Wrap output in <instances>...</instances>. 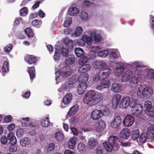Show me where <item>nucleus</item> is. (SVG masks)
Segmentation results:
<instances>
[{"instance_id": "obj_48", "label": "nucleus", "mask_w": 154, "mask_h": 154, "mask_svg": "<svg viewBox=\"0 0 154 154\" xmlns=\"http://www.w3.org/2000/svg\"><path fill=\"white\" fill-rule=\"evenodd\" d=\"M124 68L123 66H122L119 67H117L115 74L117 75H121L124 70Z\"/></svg>"}, {"instance_id": "obj_36", "label": "nucleus", "mask_w": 154, "mask_h": 154, "mask_svg": "<svg viewBox=\"0 0 154 154\" xmlns=\"http://www.w3.org/2000/svg\"><path fill=\"white\" fill-rule=\"evenodd\" d=\"M118 137L115 136H110L108 139L109 142L113 146H115Z\"/></svg>"}, {"instance_id": "obj_50", "label": "nucleus", "mask_w": 154, "mask_h": 154, "mask_svg": "<svg viewBox=\"0 0 154 154\" xmlns=\"http://www.w3.org/2000/svg\"><path fill=\"white\" fill-rule=\"evenodd\" d=\"M118 57L116 53L115 52H111L109 55V59L111 62H114L115 60Z\"/></svg>"}, {"instance_id": "obj_19", "label": "nucleus", "mask_w": 154, "mask_h": 154, "mask_svg": "<svg viewBox=\"0 0 154 154\" xmlns=\"http://www.w3.org/2000/svg\"><path fill=\"white\" fill-rule=\"evenodd\" d=\"M133 74L132 72L130 70H128L125 72L123 74L121 80L123 82H126L129 80L131 78Z\"/></svg>"}, {"instance_id": "obj_43", "label": "nucleus", "mask_w": 154, "mask_h": 154, "mask_svg": "<svg viewBox=\"0 0 154 154\" xmlns=\"http://www.w3.org/2000/svg\"><path fill=\"white\" fill-rule=\"evenodd\" d=\"M147 133L151 137H154V127L150 126L148 128Z\"/></svg>"}, {"instance_id": "obj_28", "label": "nucleus", "mask_w": 154, "mask_h": 154, "mask_svg": "<svg viewBox=\"0 0 154 154\" xmlns=\"http://www.w3.org/2000/svg\"><path fill=\"white\" fill-rule=\"evenodd\" d=\"M79 12V9L76 7H72L69 8L68 11V14L71 16H74Z\"/></svg>"}, {"instance_id": "obj_25", "label": "nucleus", "mask_w": 154, "mask_h": 154, "mask_svg": "<svg viewBox=\"0 0 154 154\" xmlns=\"http://www.w3.org/2000/svg\"><path fill=\"white\" fill-rule=\"evenodd\" d=\"M28 72L29 74L30 79L32 81L35 77V70L34 66L29 67Z\"/></svg>"}, {"instance_id": "obj_55", "label": "nucleus", "mask_w": 154, "mask_h": 154, "mask_svg": "<svg viewBox=\"0 0 154 154\" xmlns=\"http://www.w3.org/2000/svg\"><path fill=\"white\" fill-rule=\"evenodd\" d=\"M80 16L82 20H85L87 19L88 17V15L87 12L82 11L81 12Z\"/></svg>"}, {"instance_id": "obj_41", "label": "nucleus", "mask_w": 154, "mask_h": 154, "mask_svg": "<svg viewBox=\"0 0 154 154\" xmlns=\"http://www.w3.org/2000/svg\"><path fill=\"white\" fill-rule=\"evenodd\" d=\"M76 143V138H72L68 143L69 148L72 149H73Z\"/></svg>"}, {"instance_id": "obj_10", "label": "nucleus", "mask_w": 154, "mask_h": 154, "mask_svg": "<svg viewBox=\"0 0 154 154\" xmlns=\"http://www.w3.org/2000/svg\"><path fill=\"white\" fill-rule=\"evenodd\" d=\"M102 116L101 110L97 109H94L91 114V118L94 120H98Z\"/></svg>"}, {"instance_id": "obj_16", "label": "nucleus", "mask_w": 154, "mask_h": 154, "mask_svg": "<svg viewBox=\"0 0 154 154\" xmlns=\"http://www.w3.org/2000/svg\"><path fill=\"white\" fill-rule=\"evenodd\" d=\"M131 134V132L130 130L127 128H125L121 131L119 136L121 138L125 139L129 138Z\"/></svg>"}, {"instance_id": "obj_37", "label": "nucleus", "mask_w": 154, "mask_h": 154, "mask_svg": "<svg viewBox=\"0 0 154 154\" xmlns=\"http://www.w3.org/2000/svg\"><path fill=\"white\" fill-rule=\"evenodd\" d=\"M101 107L103 108V109H101L100 110H101L102 116H107L110 113V109L108 107L103 105Z\"/></svg>"}, {"instance_id": "obj_17", "label": "nucleus", "mask_w": 154, "mask_h": 154, "mask_svg": "<svg viewBox=\"0 0 154 154\" xmlns=\"http://www.w3.org/2000/svg\"><path fill=\"white\" fill-rule=\"evenodd\" d=\"M89 75L87 73L80 74L78 78V81L80 83L87 85V82L88 79Z\"/></svg>"}, {"instance_id": "obj_60", "label": "nucleus", "mask_w": 154, "mask_h": 154, "mask_svg": "<svg viewBox=\"0 0 154 154\" xmlns=\"http://www.w3.org/2000/svg\"><path fill=\"white\" fill-rule=\"evenodd\" d=\"M94 0H85L84 1L83 3V5L84 7H88L93 3Z\"/></svg>"}, {"instance_id": "obj_61", "label": "nucleus", "mask_w": 154, "mask_h": 154, "mask_svg": "<svg viewBox=\"0 0 154 154\" xmlns=\"http://www.w3.org/2000/svg\"><path fill=\"white\" fill-rule=\"evenodd\" d=\"M147 74L149 77V79H154V70L149 69L147 71Z\"/></svg>"}, {"instance_id": "obj_26", "label": "nucleus", "mask_w": 154, "mask_h": 154, "mask_svg": "<svg viewBox=\"0 0 154 154\" xmlns=\"http://www.w3.org/2000/svg\"><path fill=\"white\" fill-rule=\"evenodd\" d=\"M88 146L90 148L92 149L97 145L98 143L96 139L93 137L90 138L88 142Z\"/></svg>"}, {"instance_id": "obj_34", "label": "nucleus", "mask_w": 154, "mask_h": 154, "mask_svg": "<svg viewBox=\"0 0 154 154\" xmlns=\"http://www.w3.org/2000/svg\"><path fill=\"white\" fill-rule=\"evenodd\" d=\"M83 32L82 28L80 26H78L76 28L75 33H72L71 35L72 36H75V37L80 36Z\"/></svg>"}, {"instance_id": "obj_63", "label": "nucleus", "mask_w": 154, "mask_h": 154, "mask_svg": "<svg viewBox=\"0 0 154 154\" xmlns=\"http://www.w3.org/2000/svg\"><path fill=\"white\" fill-rule=\"evenodd\" d=\"M8 139L6 136H3L1 137L0 138V141L2 144L5 145L6 144L8 141Z\"/></svg>"}, {"instance_id": "obj_62", "label": "nucleus", "mask_w": 154, "mask_h": 154, "mask_svg": "<svg viewBox=\"0 0 154 154\" xmlns=\"http://www.w3.org/2000/svg\"><path fill=\"white\" fill-rule=\"evenodd\" d=\"M24 134L23 130L21 128H20L17 130L16 135L18 137H20L23 135Z\"/></svg>"}, {"instance_id": "obj_20", "label": "nucleus", "mask_w": 154, "mask_h": 154, "mask_svg": "<svg viewBox=\"0 0 154 154\" xmlns=\"http://www.w3.org/2000/svg\"><path fill=\"white\" fill-rule=\"evenodd\" d=\"M81 65V66L79 67L78 69L79 72L80 73H85L89 71L91 68V66L89 64H86Z\"/></svg>"}, {"instance_id": "obj_11", "label": "nucleus", "mask_w": 154, "mask_h": 154, "mask_svg": "<svg viewBox=\"0 0 154 154\" xmlns=\"http://www.w3.org/2000/svg\"><path fill=\"white\" fill-rule=\"evenodd\" d=\"M122 120L121 117L119 116L115 117L111 123L112 127L114 128H118L120 126Z\"/></svg>"}, {"instance_id": "obj_44", "label": "nucleus", "mask_w": 154, "mask_h": 154, "mask_svg": "<svg viewBox=\"0 0 154 154\" xmlns=\"http://www.w3.org/2000/svg\"><path fill=\"white\" fill-rule=\"evenodd\" d=\"M50 123L49 119L47 117H46L45 119H43L41 121V124L43 127H47L49 126Z\"/></svg>"}, {"instance_id": "obj_4", "label": "nucleus", "mask_w": 154, "mask_h": 154, "mask_svg": "<svg viewBox=\"0 0 154 154\" xmlns=\"http://www.w3.org/2000/svg\"><path fill=\"white\" fill-rule=\"evenodd\" d=\"M144 106L146 109L145 113L148 116L151 117H154V107L152 106L151 102L149 100L146 101Z\"/></svg>"}, {"instance_id": "obj_40", "label": "nucleus", "mask_w": 154, "mask_h": 154, "mask_svg": "<svg viewBox=\"0 0 154 154\" xmlns=\"http://www.w3.org/2000/svg\"><path fill=\"white\" fill-rule=\"evenodd\" d=\"M25 32L29 38H32L34 36V33L31 28L28 27L25 30Z\"/></svg>"}, {"instance_id": "obj_57", "label": "nucleus", "mask_w": 154, "mask_h": 154, "mask_svg": "<svg viewBox=\"0 0 154 154\" xmlns=\"http://www.w3.org/2000/svg\"><path fill=\"white\" fill-rule=\"evenodd\" d=\"M60 54L59 53V51L57 49H56L54 52V59L55 60L57 61L60 59Z\"/></svg>"}, {"instance_id": "obj_58", "label": "nucleus", "mask_w": 154, "mask_h": 154, "mask_svg": "<svg viewBox=\"0 0 154 154\" xmlns=\"http://www.w3.org/2000/svg\"><path fill=\"white\" fill-rule=\"evenodd\" d=\"M32 25L37 27H39L42 24L41 20H34L32 22Z\"/></svg>"}, {"instance_id": "obj_21", "label": "nucleus", "mask_w": 154, "mask_h": 154, "mask_svg": "<svg viewBox=\"0 0 154 154\" xmlns=\"http://www.w3.org/2000/svg\"><path fill=\"white\" fill-rule=\"evenodd\" d=\"M87 85L80 83L77 88L78 93L79 94H83L85 92V90L87 87Z\"/></svg>"}, {"instance_id": "obj_7", "label": "nucleus", "mask_w": 154, "mask_h": 154, "mask_svg": "<svg viewBox=\"0 0 154 154\" xmlns=\"http://www.w3.org/2000/svg\"><path fill=\"white\" fill-rule=\"evenodd\" d=\"M134 122V117L131 115H128L125 117L123 122V124L125 127H129L131 126Z\"/></svg>"}, {"instance_id": "obj_46", "label": "nucleus", "mask_w": 154, "mask_h": 154, "mask_svg": "<svg viewBox=\"0 0 154 154\" xmlns=\"http://www.w3.org/2000/svg\"><path fill=\"white\" fill-rule=\"evenodd\" d=\"M109 54V51L107 50L101 51L97 52V55L99 56L103 57H106Z\"/></svg>"}, {"instance_id": "obj_31", "label": "nucleus", "mask_w": 154, "mask_h": 154, "mask_svg": "<svg viewBox=\"0 0 154 154\" xmlns=\"http://www.w3.org/2000/svg\"><path fill=\"white\" fill-rule=\"evenodd\" d=\"M55 137L57 141L61 142L64 139V135L62 131H59L56 132Z\"/></svg>"}, {"instance_id": "obj_27", "label": "nucleus", "mask_w": 154, "mask_h": 154, "mask_svg": "<svg viewBox=\"0 0 154 154\" xmlns=\"http://www.w3.org/2000/svg\"><path fill=\"white\" fill-rule=\"evenodd\" d=\"M31 143V140L28 137H24L20 141V145L23 147L28 146Z\"/></svg>"}, {"instance_id": "obj_24", "label": "nucleus", "mask_w": 154, "mask_h": 154, "mask_svg": "<svg viewBox=\"0 0 154 154\" xmlns=\"http://www.w3.org/2000/svg\"><path fill=\"white\" fill-rule=\"evenodd\" d=\"M7 137L11 144H15L16 143V138L12 132L9 133Z\"/></svg>"}, {"instance_id": "obj_47", "label": "nucleus", "mask_w": 154, "mask_h": 154, "mask_svg": "<svg viewBox=\"0 0 154 154\" xmlns=\"http://www.w3.org/2000/svg\"><path fill=\"white\" fill-rule=\"evenodd\" d=\"M9 64L8 61H5L4 62L2 68V70L3 72H7L9 71Z\"/></svg>"}, {"instance_id": "obj_9", "label": "nucleus", "mask_w": 154, "mask_h": 154, "mask_svg": "<svg viewBox=\"0 0 154 154\" xmlns=\"http://www.w3.org/2000/svg\"><path fill=\"white\" fill-rule=\"evenodd\" d=\"M25 61L29 64H35L37 61L36 57L32 55H26L24 57Z\"/></svg>"}, {"instance_id": "obj_8", "label": "nucleus", "mask_w": 154, "mask_h": 154, "mask_svg": "<svg viewBox=\"0 0 154 154\" xmlns=\"http://www.w3.org/2000/svg\"><path fill=\"white\" fill-rule=\"evenodd\" d=\"M72 70L70 67L66 66L62 67L60 70V75L63 77L69 76L72 73Z\"/></svg>"}, {"instance_id": "obj_56", "label": "nucleus", "mask_w": 154, "mask_h": 154, "mask_svg": "<svg viewBox=\"0 0 154 154\" xmlns=\"http://www.w3.org/2000/svg\"><path fill=\"white\" fill-rule=\"evenodd\" d=\"M28 10L26 7L22 8L20 11V14L21 16H25L27 13Z\"/></svg>"}, {"instance_id": "obj_53", "label": "nucleus", "mask_w": 154, "mask_h": 154, "mask_svg": "<svg viewBox=\"0 0 154 154\" xmlns=\"http://www.w3.org/2000/svg\"><path fill=\"white\" fill-rule=\"evenodd\" d=\"M75 42L79 46L83 47L85 45V42L83 40L82 38L75 40Z\"/></svg>"}, {"instance_id": "obj_22", "label": "nucleus", "mask_w": 154, "mask_h": 154, "mask_svg": "<svg viewBox=\"0 0 154 154\" xmlns=\"http://www.w3.org/2000/svg\"><path fill=\"white\" fill-rule=\"evenodd\" d=\"M64 42L66 46L69 51H72L73 50L74 44L72 40L69 39V38H66Z\"/></svg>"}, {"instance_id": "obj_51", "label": "nucleus", "mask_w": 154, "mask_h": 154, "mask_svg": "<svg viewBox=\"0 0 154 154\" xmlns=\"http://www.w3.org/2000/svg\"><path fill=\"white\" fill-rule=\"evenodd\" d=\"M94 34L93 38L95 42H100L102 38L101 35L100 34H96L95 33H94Z\"/></svg>"}, {"instance_id": "obj_18", "label": "nucleus", "mask_w": 154, "mask_h": 154, "mask_svg": "<svg viewBox=\"0 0 154 154\" xmlns=\"http://www.w3.org/2000/svg\"><path fill=\"white\" fill-rule=\"evenodd\" d=\"M145 70L143 69V66L138 64L136 66L134 74L138 77H140L141 75H143Z\"/></svg>"}, {"instance_id": "obj_2", "label": "nucleus", "mask_w": 154, "mask_h": 154, "mask_svg": "<svg viewBox=\"0 0 154 154\" xmlns=\"http://www.w3.org/2000/svg\"><path fill=\"white\" fill-rule=\"evenodd\" d=\"M153 90L150 86L141 85L138 89L137 95L139 98H142L151 96L153 94Z\"/></svg>"}, {"instance_id": "obj_6", "label": "nucleus", "mask_w": 154, "mask_h": 154, "mask_svg": "<svg viewBox=\"0 0 154 154\" xmlns=\"http://www.w3.org/2000/svg\"><path fill=\"white\" fill-rule=\"evenodd\" d=\"M121 98V95L119 94H116L112 96V107L114 109L116 108Z\"/></svg>"}, {"instance_id": "obj_64", "label": "nucleus", "mask_w": 154, "mask_h": 154, "mask_svg": "<svg viewBox=\"0 0 154 154\" xmlns=\"http://www.w3.org/2000/svg\"><path fill=\"white\" fill-rule=\"evenodd\" d=\"M9 148V151L11 152H14L17 151V147L15 144H11Z\"/></svg>"}, {"instance_id": "obj_32", "label": "nucleus", "mask_w": 154, "mask_h": 154, "mask_svg": "<svg viewBox=\"0 0 154 154\" xmlns=\"http://www.w3.org/2000/svg\"><path fill=\"white\" fill-rule=\"evenodd\" d=\"M103 146L105 149L109 152H111L113 148V146L108 142H105L103 143Z\"/></svg>"}, {"instance_id": "obj_29", "label": "nucleus", "mask_w": 154, "mask_h": 154, "mask_svg": "<svg viewBox=\"0 0 154 154\" xmlns=\"http://www.w3.org/2000/svg\"><path fill=\"white\" fill-rule=\"evenodd\" d=\"M79 109V106L75 104L72 107L68 113L69 116H71L76 113Z\"/></svg>"}, {"instance_id": "obj_5", "label": "nucleus", "mask_w": 154, "mask_h": 154, "mask_svg": "<svg viewBox=\"0 0 154 154\" xmlns=\"http://www.w3.org/2000/svg\"><path fill=\"white\" fill-rule=\"evenodd\" d=\"M131 105L132 109L131 113L134 116L140 117V115L143 110V107L140 104H135V105Z\"/></svg>"}, {"instance_id": "obj_15", "label": "nucleus", "mask_w": 154, "mask_h": 154, "mask_svg": "<svg viewBox=\"0 0 154 154\" xmlns=\"http://www.w3.org/2000/svg\"><path fill=\"white\" fill-rule=\"evenodd\" d=\"M110 85L109 80L105 81L97 85L96 87V89L97 90L101 91L104 88H109Z\"/></svg>"}, {"instance_id": "obj_49", "label": "nucleus", "mask_w": 154, "mask_h": 154, "mask_svg": "<svg viewBox=\"0 0 154 154\" xmlns=\"http://www.w3.org/2000/svg\"><path fill=\"white\" fill-rule=\"evenodd\" d=\"M85 147V145L84 143H79L77 146L78 151L80 152H82L84 150Z\"/></svg>"}, {"instance_id": "obj_39", "label": "nucleus", "mask_w": 154, "mask_h": 154, "mask_svg": "<svg viewBox=\"0 0 154 154\" xmlns=\"http://www.w3.org/2000/svg\"><path fill=\"white\" fill-rule=\"evenodd\" d=\"M82 38L85 42V43H86L87 45H90L92 44L93 40L91 37L85 35L82 36Z\"/></svg>"}, {"instance_id": "obj_33", "label": "nucleus", "mask_w": 154, "mask_h": 154, "mask_svg": "<svg viewBox=\"0 0 154 154\" xmlns=\"http://www.w3.org/2000/svg\"><path fill=\"white\" fill-rule=\"evenodd\" d=\"M75 53L77 57H80L83 56L84 54V51L82 49L77 48L75 49Z\"/></svg>"}, {"instance_id": "obj_23", "label": "nucleus", "mask_w": 154, "mask_h": 154, "mask_svg": "<svg viewBox=\"0 0 154 154\" xmlns=\"http://www.w3.org/2000/svg\"><path fill=\"white\" fill-rule=\"evenodd\" d=\"M72 94L69 93L67 94L64 97L62 100V102L64 104H68L72 100Z\"/></svg>"}, {"instance_id": "obj_45", "label": "nucleus", "mask_w": 154, "mask_h": 154, "mask_svg": "<svg viewBox=\"0 0 154 154\" xmlns=\"http://www.w3.org/2000/svg\"><path fill=\"white\" fill-rule=\"evenodd\" d=\"M88 60V58L87 56H84L81 58L79 61V64L80 65L86 64Z\"/></svg>"}, {"instance_id": "obj_38", "label": "nucleus", "mask_w": 154, "mask_h": 154, "mask_svg": "<svg viewBox=\"0 0 154 154\" xmlns=\"http://www.w3.org/2000/svg\"><path fill=\"white\" fill-rule=\"evenodd\" d=\"M148 138V135L146 133H142L139 137V140L140 143H145Z\"/></svg>"}, {"instance_id": "obj_52", "label": "nucleus", "mask_w": 154, "mask_h": 154, "mask_svg": "<svg viewBox=\"0 0 154 154\" xmlns=\"http://www.w3.org/2000/svg\"><path fill=\"white\" fill-rule=\"evenodd\" d=\"M61 53L63 57H67L69 55V51L64 47L60 49Z\"/></svg>"}, {"instance_id": "obj_1", "label": "nucleus", "mask_w": 154, "mask_h": 154, "mask_svg": "<svg viewBox=\"0 0 154 154\" xmlns=\"http://www.w3.org/2000/svg\"><path fill=\"white\" fill-rule=\"evenodd\" d=\"M103 99L102 93L95 92L94 90L89 91L85 95L83 100V103L90 106L97 104Z\"/></svg>"}, {"instance_id": "obj_3", "label": "nucleus", "mask_w": 154, "mask_h": 154, "mask_svg": "<svg viewBox=\"0 0 154 154\" xmlns=\"http://www.w3.org/2000/svg\"><path fill=\"white\" fill-rule=\"evenodd\" d=\"M111 71V69L109 68L100 70L97 74L93 78V80L97 82L99 80L105 79L109 76Z\"/></svg>"}, {"instance_id": "obj_42", "label": "nucleus", "mask_w": 154, "mask_h": 154, "mask_svg": "<svg viewBox=\"0 0 154 154\" xmlns=\"http://www.w3.org/2000/svg\"><path fill=\"white\" fill-rule=\"evenodd\" d=\"M132 138L133 140L137 139L139 137V132L138 130L133 131L131 134Z\"/></svg>"}, {"instance_id": "obj_54", "label": "nucleus", "mask_w": 154, "mask_h": 154, "mask_svg": "<svg viewBox=\"0 0 154 154\" xmlns=\"http://www.w3.org/2000/svg\"><path fill=\"white\" fill-rule=\"evenodd\" d=\"M55 148L54 143H50L48 145L47 148V150L48 151H52L54 150Z\"/></svg>"}, {"instance_id": "obj_30", "label": "nucleus", "mask_w": 154, "mask_h": 154, "mask_svg": "<svg viewBox=\"0 0 154 154\" xmlns=\"http://www.w3.org/2000/svg\"><path fill=\"white\" fill-rule=\"evenodd\" d=\"M122 88V86L119 84L115 83L112 84V90L114 92H120Z\"/></svg>"}, {"instance_id": "obj_14", "label": "nucleus", "mask_w": 154, "mask_h": 154, "mask_svg": "<svg viewBox=\"0 0 154 154\" xmlns=\"http://www.w3.org/2000/svg\"><path fill=\"white\" fill-rule=\"evenodd\" d=\"M107 64L103 61H96L93 63V66L95 69H100L106 67Z\"/></svg>"}, {"instance_id": "obj_12", "label": "nucleus", "mask_w": 154, "mask_h": 154, "mask_svg": "<svg viewBox=\"0 0 154 154\" xmlns=\"http://www.w3.org/2000/svg\"><path fill=\"white\" fill-rule=\"evenodd\" d=\"M130 98L127 96L123 97L120 102V106L123 108H126L129 105L130 106Z\"/></svg>"}, {"instance_id": "obj_59", "label": "nucleus", "mask_w": 154, "mask_h": 154, "mask_svg": "<svg viewBox=\"0 0 154 154\" xmlns=\"http://www.w3.org/2000/svg\"><path fill=\"white\" fill-rule=\"evenodd\" d=\"M13 45L11 44H9L4 48V51L6 53H9L12 50Z\"/></svg>"}, {"instance_id": "obj_35", "label": "nucleus", "mask_w": 154, "mask_h": 154, "mask_svg": "<svg viewBox=\"0 0 154 154\" xmlns=\"http://www.w3.org/2000/svg\"><path fill=\"white\" fill-rule=\"evenodd\" d=\"M75 61V59L74 57L70 56L69 57H66L65 62L67 65H72L73 64Z\"/></svg>"}, {"instance_id": "obj_13", "label": "nucleus", "mask_w": 154, "mask_h": 154, "mask_svg": "<svg viewBox=\"0 0 154 154\" xmlns=\"http://www.w3.org/2000/svg\"><path fill=\"white\" fill-rule=\"evenodd\" d=\"M106 126V124L104 121L101 120L96 123L95 128L97 132H100L104 129Z\"/></svg>"}]
</instances>
